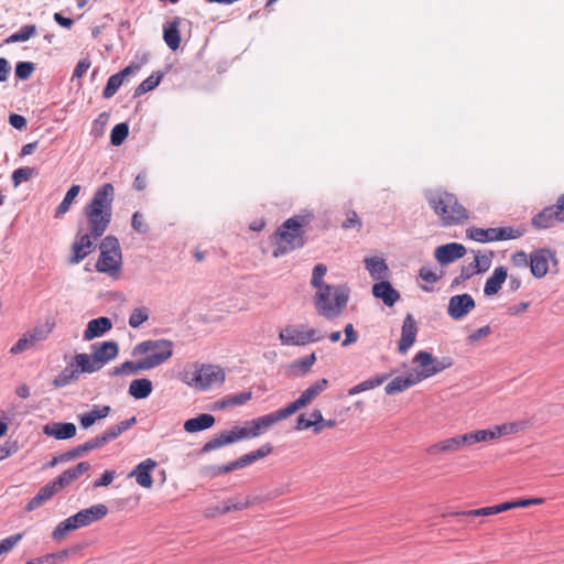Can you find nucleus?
Wrapping results in <instances>:
<instances>
[{
	"instance_id": "f257e3e1",
	"label": "nucleus",
	"mask_w": 564,
	"mask_h": 564,
	"mask_svg": "<svg viewBox=\"0 0 564 564\" xmlns=\"http://www.w3.org/2000/svg\"><path fill=\"white\" fill-rule=\"evenodd\" d=\"M115 187L110 183L99 186L91 200L84 207L87 229L95 236H102L112 219V202Z\"/></svg>"
},
{
	"instance_id": "f03ea898",
	"label": "nucleus",
	"mask_w": 564,
	"mask_h": 564,
	"mask_svg": "<svg viewBox=\"0 0 564 564\" xmlns=\"http://www.w3.org/2000/svg\"><path fill=\"white\" fill-rule=\"evenodd\" d=\"M426 200L445 227L464 224L469 218L468 210L452 192L443 188L430 191Z\"/></svg>"
},
{
	"instance_id": "7ed1b4c3",
	"label": "nucleus",
	"mask_w": 564,
	"mask_h": 564,
	"mask_svg": "<svg viewBox=\"0 0 564 564\" xmlns=\"http://www.w3.org/2000/svg\"><path fill=\"white\" fill-rule=\"evenodd\" d=\"M347 302L348 289L345 286H322L314 299L317 313L327 319L338 317L345 310Z\"/></svg>"
},
{
	"instance_id": "20e7f679",
	"label": "nucleus",
	"mask_w": 564,
	"mask_h": 564,
	"mask_svg": "<svg viewBox=\"0 0 564 564\" xmlns=\"http://www.w3.org/2000/svg\"><path fill=\"white\" fill-rule=\"evenodd\" d=\"M181 378L189 387L206 391L220 387L225 382L226 373L220 366L202 364L195 365L192 369L184 370Z\"/></svg>"
},
{
	"instance_id": "39448f33",
	"label": "nucleus",
	"mask_w": 564,
	"mask_h": 564,
	"mask_svg": "<svg viewBox=\"0 0 564 564\" xmlns=\"http://www.w3.org/2000/svg\"><path fill=\"white\" fill-rule=\"evenodd\" d=\"M303 225L304 219L290 218L279 227L274 235L273 257L278 258L304 246Z\"/></svg>"
},
{
	"instance_id": "423d86ee",
	"label": "nucleus",
	"mask_w": 564,
	"mask_h": 564,
	"mask_svg": "<svg viewBox=\"0 0 564 564\" xmlns=\"http://www.w3.org/2000/svg\"><path fill=\"white\" fill-rule=\"evenodd\" d=\"M100 256L96 263V270L117 276L121 271V249L119 240L115 236H107L102 239L100 246Z\"/></svg>"
},
{
	"instance_id": "0eeeda50",
	"label": "nucleus",
	"mask_w": 564,
	"mask_h": 564,
	"mask_svg": "<svg viewBox=\"0 0 564 564\" xmlns=\"http://www.w3.org/2000/svg\"><path fill=\"white\" fill-rule=\"evenodd\" d=\"M173 354V343L167 339L148 340L137 345L132 355H145L142 358L145 367L153 369L171 358Z\"/></svg>"
},
{
	"instance_id": "6e6552de",
	"label": "nucleus",
	"mask_w": 564,
	"mask_h": 564,
	"mask_svg": "<svg viewBox=\"0 0 564 564\" xmlns=\"http://www.w3.org/2000/svg\"><path fill=\"white\" fill-rule=\"evenodd\" d=\"M322 338L316 329L306 325H286L279 332V339L284 346H305Z\"/></svg>"
},
{
	"instance_id": "1a4fd4ad",
	"label": "nucleus",
	"mask_w": 564,
	"mask_h": 564,
	"mask_svg": "<svg viewBox=\"0 0 564 564\" xmlns=\"http://www.w3.org/2000/svg\"><path fill=\"white\" fill-rule=\"evenodd\" d=\"M518 424L514 422L495 425L490 429L475 430L464 433L466 447H470L478 443H489L502 436L510 435L518 432Z\"/></svg>"
},
{
	"instance_id": "9d476101",
	"label": "nucleus",
	"mask_w": 564,
	"mask_h": 564,
	"mask_svg": "<svg viewBox=\"0 0 564 564\" xmlns=\"http://www.w3.org/2000/svg\"><path fill=\"white\" fill-rule=\"evenodd\" d=\"M413 362L417 364L420 367L419 371L412 372L414 377H417V382L443 371L446 368H449L453 362L451 358H444L438 360L432 356V354L427 351H419L413 358Z\"/></svg>"
},
{
	"instance_id": "9b49d317",
	"label": "nucleus",
	"mask_w": 564,
	"mask_h": 564,
	"mask_svg": "<svg viewBox=\"0 0 564 564\" xmlns=\"http://www.w3.org/2000/svg\"><path fill=\"white\" fill-rule=\"evenodd\" d=\"M251 421L247 422L245 426H235L228 432H223L205 443L203 452H212L225 445H229L242 440L256 438L253 435Z\"/></svg>"
},
{
	"instance_id": "f8f14e48",
	"label": "nucleus",
	"mask_w": 564,
	"mask_h": 564,
	"mask_svg": "<svg viewBox=\"0 0 564 564\" xmlns=\"http://www.w3.org/2000/svg\"><path fill=\"white\" fill-rule=\"evenodd\" d=\"M328 387V380L323 378L306 388L297 399L285 406L290 415L310 405Z\"/></svg>"
},
{
	"instance_id": "ddd939ff",
	"label": "nucleus",
	"mask_w": 564,
	"mask_h": 564,
	"mask_svg": "<svg viewBox=\"0 0 564 564\" xmlns=\"http://www.w3.org/2000/svg\"><path fill=\"white\" fill-rule=\"evenodd\" d=\"M101 236H95L89 230L85 234L78 232L72 243V254L68 259L70 264H77L95 250V242Z\"/></svg>"
},
{
	"instance_id": "4468645a",
	"label": "nucleus",
	"mask_w": 564,
	"mask_h": 564,
	"mask_svg": "<svg viewBox=\"0 0 564 564\" xmlns=\"http://www.w3.org/2000/svg\"><path fill=\"white\" fill-rule=\"evenodd\" d=\"M466 447L464 435H455L438 441L426 448V454L431 456H440L442 454H454Z\"/></svg>"
},
{
	"instance_id": "2eb2a0df",
	"label": "nucleus",
	"mask_w": 564,
	"mask_h": 564,
	"mask_svg": "<svg viewBox=\"0 0 564 564\" xmlns=\"http://www.w3.org/2000/svg\"><path fill=\"white\" fill-rule=\"evenodd\" d=\"M291 416L285 408L279 409L274 412H271L269 414L259 416L257 419L251 420L252 429H253V435L256 437H259L263 433H265L269 429H271L274 424L278 422L288 419Z\"/></svg>"
},
{
	"instance_id": "dca6fc26",
	"label": "nucleus",
	"mask_w": 564,
	"mask_h": 564,
	"mask_svg": "<svg viewBox=\"0 0 564 564\" xmlns=\"http://www.w3.org/2000/svg\"><path fill=\"white\" fill-rule=\"evenodd\" d=\"M475 307V301L469 294L454 295L451 297L447 313L454 319H460Z\"/></svg>"
},
{
	"instance_id": "f3484780",
	"label": "nucleus",
	"mask_w": 564,
	"mask_h": 564,
	"mask_svg": "<svg viewBox=\"0 0 564 564\" xmlns=\"http://www.w3.org/2000/svg\"><path fill=\"white\" fill-rule=\"evenodd\" d=\"M107 513L108 508L105 505L99 503L87 509H83L72 517L74 522L77 524V528L79 529L102 519Z\"/></svg>"
},
{
	"instance_id": "a211bd4d",
	"label": "nucleus",
	"mask_w": 564,
	"mask_h": 564,
	"mask_svg": "<svg viewBox=\"0 0 564 564\" xmlns=\"http://www.w3.org/2000/svg\"><path fill=\"white\" fill-rule=\"evenodd\" d=\"M553 254L547 249H539L530 254V271L533 276L541 279L549 271L550 260Z\"/></svg>"
},
{
	"instance_id": "6ab92c4d",
	"label": "nucleus",
	"mask_w": 564,
	"mask_h": 564,
	"mask_svg": "<svg viewBox=\"0 0 564 564\" xmlns=\"http://www.w3.org/2000/svg\"><path fill=\"white\" fill-rule=\"evenodd\" d=\"M466 253V249L463 245L457 242H451L440 246L435 249V259L441 264H447L463 258Z\"/></svg>"
},
{
	"instance_id": "aec40b11",
	"label": "nucleus",
	"mask_w": 564,
	"mask_h": 564,
	"mask_svg": "<svg viewBox=\"0 0 564 564\" xmlns=\"http://www.w3.org/2000/svg\"><path fill=\"white\" fill-rule=\"evenodd\" d=\"M118 351L119 347L116 341H104L91 345V352L100 368L115 359Z\"/></svg>"
},
{
	"instance_id": "412c9836",
	"label": "nucleus",
	"mask_w": 564,
	"mask_h": 564,
	"mask_svg": "<svg viewBox=\"0 0 564 564\" xmlns=\"http://www.w3.org/2000/svg\"><path fill=\"white\" fill-rule=\"evenodd\" d=\"M158 466L156 462L152 458H147L135 466L130 473L129 477H135V481L143 488H151L153 480L151 471Z\"/></svg>"
},
{
	"instance_id": "4be33fe9",
	"label": "nucleus",
	"mask_w": 564,
	"mask_h": 564,
	"mask_svg": "<svg viewBox=\"0 0 564 564\" xmlns=\"http://www.w3.org/2000/svg\"><path fill=\"white\" fill-rule=\"evenodd\" d=\"M416 333V322L411 314H408L403 321L401 338L398 346V349L401 354H405L408 349L414 344Z\"/></svg>"
},
{
	"instance_id": "5701e85b",
	"label": "nucleus",
	"mask_w": 564,
	"mask_h": 564,
	"mask_svg": "<svg viewBox=\"0 0 564 564\" xmlns=\"http://www.w3.org/2000/svg\"><path fill=\"white\" fill-rule=\"evenodd\" d=\"M77 429L74 423L53 422L43 426V433L55 440H69L76 435Z\"/></svg>"
},
{
	"instance_id": "b1692460",
	"label": "nucleus",
	"mask_w": 564,
	"mask_h": 564,
	"mask_svg": "<svg viewBox=\"0 0 564 564\" xmlns=\"http://www.w3.org/2000/svg\"><path fill=\"white\" fill-rule=\"evenodd\" d=\"M372 295L380 299L387 306H393L400 300L399 291L384 280L372 285Z\"/></svg>"
},
{
	"instance_id": "393cba45",
	"label": "nucleus",
	"mask_w": 564,
	"mask_h": 564,
	"mask_svg": "<svg viewBox=\"0 0 564 564\" xmlns=\"http://www.w3.org/2000/svg\"><path fill=\"white\" fill-rule=\"evenodd\" d=\"M139 68V65H129L121 72L110 76L107 80L106 87L104 88L102 96L105 98H111L122 85L124 77L137 73Z\"/></svg>"
},
{
	"instance_id": "a878e982",
	"label": "nucleus",
	"mask_w": 564,
	"mask_h": 564,
	"mask_svg": "<svg viewBox=\"0 0 564 564\" xmlns=\"http://www.w3.org/2000/svg\"><path fill=\"white\" fill-rule=\"evenodd\" d=\"M90 469V464L88 462H80L76 466L66 469L63 471L54 481L62 490L65 487L69 486L73 481L77 480L82 475L87 473Z\"/></svg>"
},
{
	"instance_id": "bb28decb",
	"label": "nucleus",
	"mask_w": 564,
	"mask_h": 564,
	"mask_svg": "<svg viewBox=\"0 0 564 564\" xmlns=\"http://www.w3.org/2000/svg\"><path fill=\"white\" fill-rule=\"evenodd\" d=\"M112 323L108 317H98L89 321L87 328L84 332V340L89 341L96 337L102 336L105 333L110 330Z\"/></svg>"
},
{
	"instance_id": "cd10ccee",
	"label": "nucleus",
	"mask_w": 564,
	"mask_h": 564,
	"mask_svg": "<svg viewBox=\"0 0 564 564\" xmlns=\"http://www.w3.org/2000/svg\"><path fill=\"white\" fill-rule=\"evenodd\" d=\"M61 491L56 482L50 481L44 487H42L39 492L28 502L25 509L28 511H32L41 507L47 500H50L55 494Z\"/></svg>"
},
{
	"instance_id": "c85d7f7f",
	"label": "nucleus",
	"mask_w": 564,
	"mask_h": 564,
	"mask_svg": "<svg viewBox=\"0 0 564 564\" xmlns=\"http://www.w3.org/2000/svg\"><path fill=\"white\" fill-rule=\"evenodd\" d=\"M417 377L411 372L405 377L399 376L393 378L386 387L384 391L389 395H394L397 393L403 392L409 388L417 384Z\"/></svg>"
},
{
	"instance_id": "c756f323",
	"label": "nucleus",
	"mask_w": 564,
	"mask_h": 564,
	"mask_svg": "<svg viewBox=\"0 0 564 564\" xmlns=\"http://www.w3.org/2000/svg\"><path fill=\"white\" fill-rule=\"evenodd\" d=\"M365 264L373 280L383 281L389 276V268L384 259L379 257L366 258Z\"/></svg>"
},
{
	"instance_id": "7c9ffc66",
	"label": "nucleus",
	"mask_w": 564,
	"mask_h": 564,
	"mask_svg": "<svg viewBox=\"0 0 564 564\" xmlns=\"http://www.w3.org/2000/svg\"><path fill=\"white\" fill-rule=\"evenodd\" d=\"M508 276L507 269L505 267H498L494 270L492 274L487 279L484 288V293L487 296H492L499 292L501 285L505 283Z\"/></svg>"
},
{
	"instance_id": "2f4dec72",
	"label": "nucleus",
	"mask_w": 564,
	"mask_h": 564,
	"mask_svg": "<svg viewBox=\"0 0 564 564\" xmlns=\"http://www.w3.org/2000/svg\"><path fill=\"white\" fill-rule=\"evenodd\" d=\"M178 26L180 18H175L173 21L166 23L163 28L164 42L172 51H176L181 44V34Z\"/></svg>"
},
{
	"instance_id": "473e14b6",
	"label": "nucleus",
	"mask_w": 564,
	"mask_h": 564,
	"mask_svg": "<svg viewBox=\"0 0 564 564\" xmlns=\"http://www.w3.org/2000/svg\"><path fill=\"white\" fill-rule=\"evenodd\" d=\"M560 223L553 206L545 207L532 218V226L536 229H546Z\"/></svg>"
},
{
	"instance_id": "72a5a7b5",
	"label": "nucleus",
	"mask_w": 564,
	"mask_h": 564,
	"mask_svg": "<svg viewBox=\"0 0 564 564\" xmlns=\"http://www.w3.org/2000/svg\"><path fill=\"white\" fill-rule=\"evenodd\" d=\"M214 424L215 417L212 414L203 413L185 421L184 430L188 433H196L210 429Z\"/></svg>"
},
{
	"instance_id": "f704fd0d",
	"label": "nucleus",
	"mask_w": 564,
	"mask_h": 564,
	"mask_svg": "<svg viewBox=\"0 0 564 564\" xmlns=\"http://www.w3.org/2000/svg\"><path fill=\"white\" fill-rule=\"evenodd\" d=\"M110 413L109 405L98 406L95 405L89 412L80 414L78 416L79 424L83 429H88L96 423V421L100 419H105Z\"/></svg>"
},
{
	"instance_id": "c9c22d12",
	"label": "nucleus",
	"mask_w": 564,
	"mask_h": 564,
	"mask_svg": "<svg viewBox=\"0 0 564 564\" xmlns=\"http://www.w3.org/2000/svg\"><path fill=\"white\" fill-rule=\"evenodd\" d=\"M80 373L78 368H76L74 361L68 364L53 380V386L55 388H63L72 382L76 381L79 378Z\"/></svg>"
},
{
	"instance_id": "e433bc0d",
	"label": "nucleus",
	"mask_w": 564,
	"mask_h": 564,
	"mask_svg": "<svg viewBox=\"0 0 564 564\" xmlns=\"http://www.w3.org/2000/svg\"><path fill=\"white\" fill-rule=\"evenodd\" d=\"M73 361H74L76 368H78L79 373H84V372L93 373V372H96L101 369L99 367V365L97 364L93 352L90 355L85 354V352L76 354L74 356Z\"/></svg>"
},
{
	"instance_id": "4c0bfd02",
	"label": "nucleus",
	"mask_w": 564,
	"mask_h": 564,
	"mask_svg": "<svg viewBox=\"0 0 564 564\" xmlns=\"http://www.w3.org/2000/svg\"><path fill=\"white\" fill-rule=\"evenodd\" d=\"M153 390V386L150 379L141 378L134 379L129 386V393L135 399L148 398Z\"/></svg>"
},
{
	"instance_id": "58836bf2",
	"label": "nucleus",
	"mask_w": 564,
	"mask_h": 564,
	"mask_svg": "<svg viewBox=\"0 0 564 564\" xmlns=\"http://www.w3.org/2000/svg\"><path fill=\"white\" fill-rule=\"evenodd\" d=\"M44 337L40 330H34L30 334H25L21 337L10 349V352L13 355H18L30 347H32L35 343L42 340Z\"/></svg>"
},
{
	"instance_id": "ea45409f",
	"label": "nucleus",
	"mask_w": 564,
	"mask_h": 564,
	"mask_svg": "<svg viewBox=\"0 0 564 564\" xmlns=\"http://www.w3.org/2000/svg\"><path fill=\"white\" fill-rule=\"evenodd\" d=\"M390 376L389 375H377L368 380H365L362 382H360L359 384H356L352 388H350L348 390V394L349 395H355V394H358V393H361L364 391H367V390H370V389H373L376 387H379L381 386L383 382H386L388 380Z\"/></svg>"
},
{
	"instance_id": "a19ab883",
	"label": "nucleus",
	"mask_w": 564,
	"mask_h": 564,
	"mask_svg": "<svg viewBox=\"0 0 564 564\" xmlns=\"http://www.w3.org/2000/svg\"><path fill=\"white\" fill-rule=\"evenodd\" d=\"M135 423V417H131L129 420L121 421L120 423L110 426L104 433H101V437L105 443L116 440L119 435H121L124 431L130 429Z\"/></svg>"
},
{
	"instance_id": "79ce46f5",
	"label": "nucleus",
	"mask_w": 564,
	"mask_h": 564,
	"mask_svg": "<svg viewBox=\"0 0 564 564\" xmlns=\"http://www.w3.org/2000/svg\"><path fill=\"white\" fill-rule=\"evenodd\" d=\"M142 370H149L143 359L138 361H126L112 370L113 376H129Z\"/></svg>"
},
{
	"instance_id": "37998d69",
	"label": "nucleus",
	"mask_w": 564,
	"mask_h": 564,
	"mask_svg": "<svg viewBox=\"0 0 564 564\" xmlns=\"http://www.w3.org/2000/svg\"><path fill=\"white\" fill-rule=\"evenodd\" d=\"M525 232V228L522 226L518 227H498L495 228V240H513L522 237Z\"/></svg>"
},
{
	"instance_id": "c03bdc74",
	"label": "nucleus",
	"mask_w": 564,
	"mask_h": 564,
	"mask_svg": "<svg viewBox=\"0 0 564 564\" xmlns=\"http://www.w3.org/2000/svg\"><path fill=\"white\" fill-rule=\"evenodd\" d=\"M79 192H80L79 185H72L69 187L64 199L61 202V204L57 206V208L55 210V218H59L68 212L70 205L73 204L75 198L78 196Z\"/></svg>"
},
{
	"instance_id": "a18cd8bd",
	"label": "nucleus",
	"mask_w": 564,
	"mask_h": 564,
	"mask_svg": "<svg viewBox=\"0 0 564 564\" xmlns=\"http://www.w3.org/2000/svg\"><path fill=\"white\" fill-rule=\"evenodd\" d=\"M36 34V26L34 24L24 25L18 32L11 34L6 43L25 42Z\"/></svg>"
},
{
	"instance_id": "49530a36",
	"label": "nucleus",
	"mask_w": 564,
	"mask_h": 564,
	"mask_svg": "<svg viewBox=\"0 0 564 564\" xmlns=\"http://www.w3.org/2000/svg\"><path fill=\"white\" fill-rule=\"evenodd\" d=\"M76 529H78L77 524L74 522L73 517H69L58 523V525L54 529L52 536L56 541H62L69 531Z\"/></svg>"
},
{
	"instance_id": "de8ad7c7",
	"label": "nucleus",
	"mask_w": 564,
	"mask_h": 564,
	"mask_svg": "<svg viewBox=\"0 0 564 564\" xmlns=\"http://www.w3.org/2000/svg\"><path fill=\"white\" fill-rule=\"evenodd\" d=\"M467 235L470 239L478 242H491L495 240V228H471L467 231Z\"/></svg>"
},
{
	"instance_id": "09e8293b",
	"label": "nucleus",
	"mask_w": 564,
	"mask_h": 564,
	"mask_svg": "<svg viewBox=\"0 0 564 564\" xmlns=\"http://www.w3.org/2000/svg\"><path fill=\"white\" fill-rule=\"evenodd\" d=\"M70 550H62L56 553L46 554L44 556L37 557L35 560L28 561L25 564H54L56 561L63 562L69 555Z\"/></svg>"
},
{
	"instance_id": "8fccbe9b",
	"label": "nucleus",
	"mask_w": 564,
	"mask_h": 564,
	"mask_svg": "<svg viewBox=\"0 0 564 564\" xmlns=\"http://www.w3.org/2000/svg\"><path fill=\"white\" fill-rule=\"evenodd\" d=\"M35 174L36 171L30 166L17 169L11 176L12 184L14 187H18L21 183L31 180Z\"/></svg>"
},
{
	"instance_id": "3c124183",
	"label": "nucleus",
	"mask_w": 564,
	"mask_h": 564,
	"mask_svg": "<svg viewBox=\"0 0 564 564\" xmlns=\"http://www.w3.org/2000/svg\"><path fill=\"white\" fill-rule=\"evenodd\" d=\"M315 361L316 355L312 352L307 356H304L303 358L294 360L291 365V368L294 370H299L302 375H305L311 370Z\"/></svg>"
},
{
	"instance_id": "603ef678",
	"label": "nucleus",
	"mask_w": 564,
	"mask_h": 564,
	"mask_svg": "<svg viewBox=\"0 0 564 564\" xmlns=\"http://www.w3.org/2000/svg\"><path fill=\"white\" fill-rule=\"evenodd\" d=\"M129 133V127L127 123H118L116 124L110 133V141L113 145H120L127 139Z\"/></svg>"
},
{
	"instance_id": "864d4df0",
	"label": "nucleus",
	"mask_w": 564,
	"mask_h": 564,
	"mask_svg": "<svg viewBox=\"0 0 564 564\" xmlns=\"http://www.w3.org/2000/svg\"><path fill=\"white\" fill-rule=\"evenodd\" d=\"M161 77L162 76L158 74L150 75L135 88L134 96H141L153 90L160 84Z\"/></svg>"
},
{
	"instance_id": "5fc2aeb1",
	"label": "nucleus",
	"mask_w": 564,
	"mask_h": 564,
	"mask_svg": "<svg viewBox=\"0 0 564 564\" xmlns=\"http://www.w3.org/2000/svg\"><path fill=\"white\" fill-rule=\"evenodd\" d=\"M149 318V311L145 307L134 308L129 316V325L138 328Z\"/></svg>"
},
{
	"instance_id": "6e6d98bb",
	"label": "nucleus",
	"mask_w": 564,
	"mask_h": 564,
	"mask_svg": "<svg viewBox=\"0 0 564 564\" xmlns=\"http://www.w3.org/2000/svg\"><path fill=\"white\" fill-rule=\"evenodd\" d=\"M491 263V253H477L475 256L474 262L470 263V267L476 271V273L485 272L489 269Z\"/></svg>"
},
{
	"instance_id": "4d7b16f0",
	"label": "nucleus",
	"mask_w": 564,
	"mask_h": 564,
	"mask_svg": "<svg viewBox=\"0 0 564 564\" xmlns=\"http://www.w3.org/2000/svg\"><path fill=\"white\" fill-rule=\"evenodd\" d=\"M249 506H250V502L248 500L236 501V502L232 500H228V501L223 502L221 507H217L216 511L219 514H225V513H228L231 511L247 509Z\"/></svg>"
},
{
	"instance_id": "13d9d810",
	"label": "nucleus",
	"mask_w": 564,
	"mask_h": 564,
	"mask_svg": "<svg viewBox=\"0 0 564 564\" xmlns=\"http://www.w3.org/2000/svg\"><path fill=\"white\" fill-rule=\"evenodd\" d=\"M326 272L327 267L323 263H318L314 267L311 281L314 288H317L319 290L322 289V286L327 285L326 283L323 282V278L326 274Z\"/></svg>"
},
{
	"instance_id": "bf43d9fd",
	"label": "nucleus",
	"mask_w": 564,
	"mask_h": 564,
	"mask_svg": "<svg viewBox=\"0 0 564 564\" xmlns=\"http://www.w3.org/2000/svg\"><path fill=\"white\" fill-rule=\"evenodd\" d=\"M23 539V533H17L10 535L0 541V555L9 553L21 540Z\"/></svg>"
},
{
	"instance_id": "052dcab7",
	"label": "nucleus",
	"mask_w": 564,
	"mask_h": 564,
	"mask_svg": "<svg viewBox=\"0 0 564 564\" xmlns=\"http://www.w3.org/2000/svg\"><path fill=\"white\" fill-rule=\"evenodd\" d=\"M23 539V533H17L10 535L0 541V555L9 553L21 540Z\"/></svg>"
},
{
	"instance_id": "680f3d73",
	"label": "nucleus",
	"mask_w": 564,
	"mask_h": 564,
	"mask_svg": "<svg viewBox=\"0 0 564 564\" xmlns=\"http://www.w3.org/2000/svg\"><path fill=\"white\" fill-rule=\"evenodd\" d=\"M34 72V64L31 62H20L15 66V76L22 80H26Z\"/></svg>"
},
{
	"instance_id": "e2e57ef3",
	"label": "nucleus",
	"mask_w": 564,
	"mask_h": 564,
	"mask_svg": "<svg viewBox=\"0 0 564 564\" xmlns=\"http://www.w3.org/2000/svg\"><path fill=\"white\" fill-rule=\"evenodd\" d=\"M419 275L424 282L433 284L443 276V271L437 272L432 270L431 268L423 267L420 269Z\"/></svg>"
},
{
	"instance_id": "0e129e2a",
	"label": "nucleus",
	"mask_w": 564,
	"mask_h": 564,
	"mask_svg": "<svg viewBox=\"0 0 564 564\" xmlns=\"http://www.w3.org/2000/svg\"><path fill=\"white\" fill-rule=\"evenodd\" d=\"M252 399V392L250 390L242 391L238 394L227 395V404H231L232 406H239Z\"/></svg>"
},
{
	"instance_id": "69168bd1",
	"label": "nucleus",
	"mask_w": 564,
	"mask_h": 564,
	"mask_svg": "<svg viewBox=\"0 0 564 564\" xmlns=\"http://www.w3.org/2000/svg\"><path fill=\"white\" fill-rule=\"evenodd\" d=\"M131 226L135 231L140 234H147L149 231V226L145 221V218L143 214H141L140 212H135L133 214L131 219Z\"/></svg>"
},
{
	"instance_id": "338daca9",
	"label": "nucleus",
	"mask_w": 564,
	"mask_h": 564,
	"mask_svg": "<svg viewBox=\"0 0 564 564\" xmlns=\"http://www.w3.org/2000/svg\"><path fill=\"white\" fill-rule=\"evenodd\" d=\"M106 443H105L104 438L101 437V435H97V436L88 440L87 442L80 444V447L85 455L91 451L102 447Z\"/></svg>"
},
{
	"instance_id": "774afa93",
	"label": "nucleus",
	"mask_w": 564,
	"mask_h": 564,
	"mask_svg": "<svg viewBox=\"0 0 564 564\" xmlns=\"http://www.w3.org/2000/svg\"><path fill=\"white\" fill-rule=\"evenodd\" d=\"M511 264L519 269H527L530 267V257L524 251H518L512 254Z\"/></svg>"
}]
</instances>
